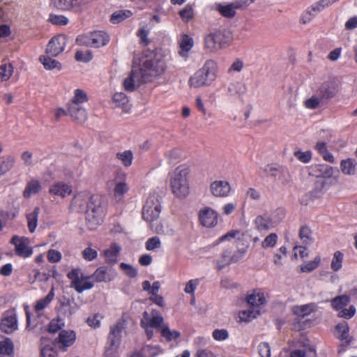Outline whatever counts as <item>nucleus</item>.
Returning <instances> with one entry per match:
<instances>
[{
	"mask_svg": "<svg viewBox=\"0 0 357 357\" xmlns=\"http://www.w3.org/2000/svg\"><path fill=\"white\" fill-rule=\"evenodd\" d=\"M50 22L55 25H66L68 23V19L62 15H50Z\"/></svg>",
	"mask_w": 357,
	"mask_h": 357,
	"instance_id": "obj_64",
	"label": "nucleus"
},
{
	"mask_svg": "<svg viewBox=\"0 0 357 357\" xmlns=\"http://www.w3.org/2000/svg\"><path fill=\"white\" fill-rule=\"evenodd\" d=\"M217 72L218 63L214 60L208 59L190 78L189 85L194 88L209 86L216 79Z\"/></svg>",
	"mask_w": 357,
	"mask_h": 357,
	"instance_id": "obj_5",
	"label": "nucleus"
},
{
	"mask_svg": "<svg viewBox=\"0 0 357 357\" xmlns=\"http://www.w3.org/2000/svg\"><path fill=\"white\" fill-rule=\"evenodd\" d=\"M240 9L236 2H232L227 4H218L216 6V10L225 17L232 18L235 16L236 10Z\"/></svg>",
	"mask_w": 357,
	"mask_h": 357,
	"instance_id": "obj_25",
	"label": "nucleus"
},
{
	"mask_svg": "<svg viewBox=\"0 0 357 357\" xmlns=\"http://www.w3.org/2000/svg\"><path fill=\"white\" fill-rule=\"evenodd\" d=\"M232 41V33L227 29H214L203 36V48L206 52L215 53L227 47Z\"/></svg>",
	"mask_w": 357,
	"mask_h": 357,
	"instance_id": "obj_3",
	"label": "nucleus"
},
{
	"mask_svg": "<svg viewBox=\"0 0 357 357\" xmlns=\"http://www.w3.org/2000/svg\"><path fill=\"white\" fill-rule=\"evenodd\" d=\"M72 210L85 212L87 227L95 229L102 222L104 210L100 196L89 192H80L74 195L70 202Z\"/></svg>",
	"mask_w": 357,
	"mask_h": 357,
	"instance_id": "obj_1",
	"label": "nucleus"
},
{
	"mask_svg": "<svg viewBox=\"0 0 357 357\" xmlns=\"http://www.w3.org/2000/svg\"><path fill=\"white\" fill-rule=\"evenodd\" d=\"M317 92L323 99H330L337 93V84L332 81L324 82Z\"/></svg>",
	"mask_w": 357,
	"mask_h": 357,
	"instance_id": "obj_20",
	"label": "nucleus"
},
{
	"mask_svg": "<svg viewBox=\"0 0 357 357\" xmlns=\"http://www.w3.org/2000/svg\"><path fill=\"white\" fill-rule=\"evenodd\" d=\"M316 169L318 172L317 176L329 178L333 176L334 169L327 165H318Z\"/></svg>",
	"mask_w": 357,
	"mask_h": 357,
	"instance_id": "obj_48",
	"label": "nucleus"
},
{
	"mask_svg": "<svg viewBox=\"0 0 357 357\" xmlns=\"http://www.w3.org/2000/svg\"><path fill=\"white\" fill-rule=\"evenodd\" d=\"M87 100L88 97L86 93L83 90L77 89L75 90L74 96L69 101L68 105H82V104L87 102Z\"/></svg>",
	"mask_w": 357,
	"mask_h": 357,
	"instance_id": "obj_42",
	"label": "nucleus"
},
{
	"mask_svg": "<svg viewBox=\"0 0 357 357\" xmlns=\"http://www.w3.org/2000/svg\"><path fill=\"white\" fill-rule=\"evenodd\" d=\"M284 216V212L282 210L275 211L271 218H265L259 215L254 220L255 227L259 231L268 230L278 225Z\"/></svg>",
	"mask_w": 357,
	"mask_h": 357,
	"instance_id": "obj_13",
	"label": "nucleus"
},
{
	"mask_svg": "<svg viewBox=\"0 0 357 357\" xmlns=\"http://www.w3.org/2000/svg\"><path fill=\"white\" fill-rule=\"evenodd\" d=\"M132 15V13L128 10H119L112 13L110 17V22L112 24H119L126 19L130 18Z\"/></svg>",
	"mask_w": 357,
	"mask_h": 357,
	"instance_id": "obj_40",
	"label": "nucleus"
},
{
	"mask_svg": "<svg viewBox=\"0 0 357 357\" xmlns=\"http://www.w3.org/2000/svg\"><path fill=\"white\" fill-rule=\"evenodd\" d=\"M76 339L75 333L73 331H62L57 339V343L59 347L65 351L66 349L71 346Z\"/></svg>",
	"mask_w": 357,
	"mask_h": 357,
	"instance_id": "obj_22",
	"label": "nucleus"
},
{
	"mask_svg": "<svg viewBox=\"0 0 357 357\" xmlns=\"http://www.w3.org/2000/svg\"><path fill=\"white\" fill-rule=\"evenodd\" d=\"M113 101L116 107L122 108L124 112H128L130 111V105H129V100L125 93L122 92L114 93L113 96Z\"/></svg>",
	"mask_w": 357,
	"mask_h": 357,
	"instance_id": "obj_33",
	"label": "nucleus"
},
{
	"mask_svg": "<svg viewBox=\"0 0 357 357\" xmlns=\"http://www.w3.org/2000/svg\"><path fill=\"white\" fill-rule=\"evenodd\" d=\"M54 297V288L52 287L49 294L43 298L36 301L34 309L39 312L46 308L52 301Z\"/></svg>",
	"mask_w": 357,
	"mask_h": 357,
	"instance_id": "obj_39",
	"label": "nucleus"
},
{
	"mask_svg": "<svg viewBox=\"0 0 357 357\" xmlns=\"http://www.w3.org/2000/svg\"><path fill=\"white\" fill-rule=\"evenodd\" d=\"M41 357H57L56 351L54 349V343L47 339H41Z\"/></svg>",
	"mask_w": 357,
	"mask_h": 357,
	"instance_id": "obj_31",
	"label": "nucleus"
},
{
	"mask_svg": "<svg viewBox=\"0 0 357 357\" xmlns=\"http://www.w3.org/2000/svg\"><path fill=\"white\" fill-rule=\"evenodd\" d=\"M188 169L181 165L169 173V185L172 192L178 198L186 197L190 192Z\"/></svg>",
	"mask_w": 357,
	"mask_h": 357,
	"instance_id": "obj_4",
	"label": "nucleus"
},
{
	"mask_svg": "<svg viewBox=\"0 0 357 357\" xmlns=\"http://www.w3.org/2000/svg\"><path fill=\"white\" fill-rule=\"evenodd\" d=\"M39 61L43 64V67L47 70H60L62 68V66L60 62L47 55L40 56L39 58Z\"/></svg>",
	"mask_w": 357,
	"mask_h": 357,
	"instance_id": "obj_34",
	"label": "nucleus"
},
{
	"mask_svg": "<svg viewBox=\"0 0 357 357\" xmlns=\"http://www.w3.org/2000/svg\"><path fill=\"white\" fill-rule=\"evenodd\" d=\"M344 255L340 251H335L333 254L331 264V268L334 272H337L342 267Z\"/></svg>",
	"mask_w": 357,
	"mask_h": 357,
	"instance_id": "obj_47",
	"label": "nucleus"
},
{
	"mask_svg": "<svg viewBox=\"0 0 357 357\" xmlns=\"http://www.w3.org/2000/svg\"><path fill=\"white\" fill-rule=\"evenodd\" d=\"M73 193V186L62 181H55L48 188V194L54 200L64 199Z\"/></svg>",
	"mask_w": 357,
	"mask_h": 357,
	"instance_id": "obj_10",
	"label": "nucleus"
},
{
	"mask_svg": "<svg viewBox=\"0 0 357 357\" xmlns=\"http://www.w3.org/2000/svg\"><path fill=\"white\" fill-rule=\"evenodd\" d=\"M134 62L140 68L146 82H151L162 76L167 69L165 57L159 54H142L134 58Z\"/></svg>",
	"mask_w": 357,
	"mask_h": 357,
	"instance_id": "obj_2",
	"label": "nucleus"
},
{
	"mask_svg": "<svg viewBox=\"0 0 357 357\" xmlns=\"http://www.w3.org/2000/svg\"><path fill=\"white\" fill-rule=\"evenodd\" d=\"M92 277L98 282H109L114 278L115 274L112 271V269H109L105 266H102L98 268L94 272Z\"/></svg>",
	"mask_w": 357,
	"mask_h": 357,
	"instance_id": "obj_24",
	"label": "nucleus"
},
{
	"mask_svg": "<svg viewBox=\"0 0 357 357\" xmlns=\"http://www.w3.org/2000/svg\"><path fill=\"white\" fill-rule=\"evenodd\" d=\"M67 277L70 280V287L78 293L91 289L93 287V284L89 281V277L84 276L80 268L73 269L68 272Z\"/></svg>",
	"mask_w": 357,
	"mask_h": 357,
	"instance_id": "obj_9",
	"label": "nucleus"
},
{
	"mask_svg": "<svg viewBox=\"0 0 357 357\" xmlns=\"http://www.w3.org/2000/svg\"><path fill=\"white\" fill-rule=\"evenodd\" d=\"M149 31L145 27L142 26L137 32V36L139 38V43L144 45L149 44L150 41L148 38Z\"/></svg>",
	"mask_w": 357,
	"mask_h": 357,
	"instance_id": "obj_62",
	"label": "nucleus"
},
{
	"mask_svg": "<svg viewBox=\"0 0 357 357\" xmlns=\"http://www.w3.org/2000/svg\"><path fill=\"white\" fill-rule=\"evenodd\" d=\"M236 260L234 259L231 256V250H225L222 255V259L218 262L219 268H223L225 266L229 264L232 261H236Z\"/></svg>",
	"mask_w": 357,
	"mask_h": 357,
	"instance_id": "obj_61",
	"label": "nucleus"
},
{
	"mask_svg": "<svg viewBox=\"0 0 357 357\" xmlns=\"http://www.w3.org/2000/svg\"><path fill=\"white\" fill-rule=\"evenodd\" d=\"M322 99L323 98L320 97L317 92L315 95L305 101V106L307 109H316L320 106Z\"/></svg>",
	"mask_w": 357,
	"mask_h": 357,
	"instance_id": "obj_55",
	"label": "nucleus"
},
{
	"mask_svg": "<svg viewBox=\"0 0 357 357\" xmlns=\"http://www.w3.org/2000/svg\"><path fill=\"white\" fill-rule=\"evenodd\" d=\"M68 113L74 121L79 123L85 122L87 119V113L82 105H68Z\"/></svg>",
	"mask_w": 357,
	"mask_h": 357,
	"instance_id": "obj_21",
	"label": "nucleus"
},
{
	"mask_svg": "<svg viewBox=\"0 0 357 357\" xmlns=\"http://www.w3.org/2000/svg\"><path fill=\"white\" fill-rule=\"evenodd\" d=\"M67 43V38L63 35H59L52 38L49 42L46 53L56 56L61 54L65 49Z\"/></svg>",
	"mask_w": 357,
	"mask_h": 357,
	"instance_id": "obj_16",
	"label": "nucleus"
},
{
	"mask_svg": "<svg viewBox=\"0 0 357 357\" xmlns=\"http://www.w3.org/2000/svg\"><path fill=\"white\" fill-rule=\"evenodd\" d=\"M357 162L354 159L347 158L340 162L342 172L346 175H354L356 172Z\"/></svg>",
	"mask_w": 357,
	"mask_h": 357,
	"instance_id": "obj_35",
	"label": "nucleus"
},
{
	"mask_svg": "<svg viewBox=\"0 0 357 357\" xmlns=\"http://www.w3.org/2000/svg\"><path fill=\"white\" fill-rule=\"evenodd\" d=\"M349 334V327L345 321L340 323L335 327V335L340 340H346Z\"/></svg>",
	"mask_w": 357,
	"mask_h": 357,
	"instance_id": "obj_50",
	"label": "nucleus"
},
{
	"mask_svg": "<svg viewBox=\"0 0 357 357\" xmlns=\"http://www.w3.org/2000/svg\"><path fill=\"white\" fill-rule=\"evenodd\" d=\"M259 314V310L251 307L250 309L243 310L239 312V319L242 321L248 322Z\"/></svg>",
	"mask_w": 357,
	"mask_h": 357,
	"instance_id": "obj_44",
	"label": "nucleus"
},
{
	"mask_svg": "<svg viewBox=\"0 0 357 357\" xmlns=\"http://www.w3.org/2000/svg\"><path fill=\"white\" fill-rule=\"evenodd\" d=\"M316 349L314 346L307 344L303 349H295L291 352L290 357H316Z\"/></svg>",
	"mask_w": 357,
	"mask_h": 357,
	"instance_id": "obj_38",
	"label": "nucleus"
},
{
	"mask_svg": "<svg viewBox=\"0 0 357 357\" xmlns=\"http://www.w3.org/2000/svg\"><path fill=\"white\" fill-rule=\"evenodd\" d=\"M123 329L124 324L121 321L117 322L110 327L104 354L105 357H116L117 356Z\"/></svg>",
	"mask_w": 357,
	"mask_h": 357,
	"instance_id": "obj_6",
	"label": "nucleus"
},
{
	"mask_svg": "<svg viewBox=\"0 0 357 357\" xmlns=\"http://www.w3.org/2000/svg\"><path fill=\"white\" fill-rule=\"evenodd\" d=\"M144 82H147L140 72V68L133 61L130 74L124 79L123 83L124 89L127 91H134Z\"/></svg>",
	"mask_w": 357,
	"mask_h": 357,
	"instance_id": "obj_11",
	"label": "nucleus"
},
{
	"mask_svg": "<svg viewBox=\"0 0 357 357\" xmlns=\"http://www.w3.org/2000/svg\"><path fill=\"white\" fill-rule=\"evenodd\" d=\"M317 310V306L314 303H309L303 305H296L291 309L294 315L298 318H304L305 317L310 314L312 312Z\"/></svg>",
	"mask_w": 357,
	"mask_h": 357,
	"instance_id": "obj_27",
	"label": "nucleus"
},
{
	"mask_svg": "<svg viewBox=\"0 0 357 357\" xmlns=\"http://www.w3.org/2000/svg\"><path fill=\"white\" fill-rule=\"evenodd\" d=\"M231 191L230 183L225 180H216L210 185V192L215 197H227Z\"/></svg>",
	"mask_w": 357,
	"mask_h": 357,
	"instance_id": "obj_15",
	"label": "nucleus"
},
{
	"mask_svg": "<svg viewBox=\"0 0 357 357\" xmlns=\"http://www.w3.org/2000/svg\"><path fill=\"white\" fill-rule=\"evenodd\" d=\"M121 248L116 243H112L110 248L104 251L105 260L110 263H114L116 261Z\"/></svg>",
	"mask_w": 357,
	"mask_h": 357,
	"instance_id": "obj_41",
	"label": "nucleus"
},
{
	"mask_svg": "<svg viewBox=\"0 0 357 357\" xmlns=\"http://www.w3.org/2000/svg\"><path fill=\"white\" fill-rule=\"evenodd\" d=\"M199 220L204 227H213L218 223V214L211 208L205 207L199 211Z\"/></svg>",
	"mask_w": 357,
	"mask_h": 357,
	"instance_id": "obj_17",
	"label": "nucleus"
},
{
	"mask_svg": "<svg viewBox=\"0 0 357 357\" xmlns=\"http://www.w3.org/2000/svg\"><path fill=\"white\" fill-rule=\"evenodd\" d=\"M14 354V345L10 339L0 337V356L13 357Z\"/></svg>",
	"mask_w": 357,
	"mask_h": 357,
	"instance_id": "obj_28",
	"label": "nucleus"
},
{
	"mask_svg": "<svg viewBox=\"0 0 357 357\" xmlns=\"http://www.w3.org/2000/svg\"><path fill=\"white\" fill-rule=\"evenodd\" d=\"M161 335L168 341L177 339L180 336V333L176 331H171L168 326L163 325L161 328Z\"/></svg>",
	"mask_w": 357,
	"mask_h": 357,
	"instance_id": "obj_53",
	"label": "nucleus"
},
{
	"mask_svg": "<svg viewBox=\"0 0 357 357\" xmlns=\"http://www.w3.org/2000/svg\"><path fill=\"white\" fill-rule=\"evenodd\" d=\"M178 43L181 48L179 54L182 56L186 57L188 52L192 48L194 45L192 38L187 34H183L181 36Z\"/></svg>",
	"mask_w": 357,
	"mask_h": 357,
	"instance_id": "obj_30",
	"label": "nucleus"
},
{
	"mask_svg": "<svg viewBox=\"0 0 357 357\" xmlns=\"http://www.w3.org/2000/svg\"><path fill=\"white\" fill-rule=\"evenodd\" d=\"M179 15L185 22H188L191 20L194 17V12L192 6L189 5L185 6L183 9L179 11Z\"/></svg>",
	"mask_w": 357,
	"mask_h": 357,
	"instance_id": "obj_58",
	"label": "nucleus"
},
{
	"mask_svg": "<svg viewBox=\"0 0 357 357\" xmlns=\"http://www.w3.org/2000/svg\"><path fill=\"white\" fill-rule=\"evenodd\" d=\"M319 13V12L312 3L302 13L300 17V22L303 24H309Z\"/></svg>",
	"mask_w": 357,
	"mask_h": 357,
	"instance_id": "obj_36",
	"label": "nucleus"
},
{
	"mask_svg": "<svg viewBox=\"0 0 357 357\" xmlns=\"http://www.w3.org/2000/svg\"><path fill=\"white\" fill-rule=\"evenodd\" d=\"M90 0H50L51 5L61 11L79 12Z\"/></svg>",
	"mask_w": 357,
	"mask_h": 357,
	"instance_id": "obj_12",
	"label": "nucleus"
},
{
	"mask_svg": "<svg viewBox=\"0 0 357 357\" xmlns=\"http://www.w3.org/2000/svg\"><path fill=\"white\" fill-rule=\"evenodd\" d=\"M41 189L42 185L40 181L36 178H31L27 182L23 192V195L25 198H29L32 195L38 193Z\"/></svg>",
	"mask_w": 357,
	"mask_h": 357,
	"instance_id": "obj_29",
	"label": "nucleus"
},
{
	"mask_svg": "<svg viewBox=\"0 0 357 357\" xmlns=\"http://www.w3.org/2000/svg\"><path fill=\"white\" fill-rule=\"evenodd\" d=\"M294 156L301 162L303 163L309 162L312 159V151H306L305 152L301 151H296L294 152Z\"/></svg>",
	"mask_w": 357,
	"mask_h": 357,
	"instance_id": "obj_63",
	"label": "nucleus"
},
{
	"mask_svg": "<svg viewBox=\"0 0 357 357\" xmlns=\"http://www.w3.org/2000/svg\"><path fill=\"white\" fill-rule=\"evenodd\" d=\"M321 257L317 256L312 261H307L301 266V271L303 273L311 272L315 270L320 265Z\"/></svg>",
	"mask_w": 357,
	"mask_h": 357,
	"instance_id": "obj_51",
	"label": "nucleus"
},
{
	"mask_svg": "<svg viewBox=\"0 0 357 357\" xmlns=\"http://www.w3.org/2000/svg\"><path fill=\"white\" fill-rule=\"evenodd\" d=\"M181 155V151L178 148L171 149L165 153V158L169 163H172L178 160Z\"/></svg>",
	"mask_w": 357,
	"mask_h": 357,
	"instance_id": "obj_56",
	"label": "nucleus"
},
{
	"mask_svg": "<svg viewBox=\"0 0 357 357\" xmlns=\"http://www.w3.org/2000/svg\"><path fill=\"white\" fill-rule=\"evenodd\" d=\"M13 72L11 64H3L0 66V79L1 81L9 79Z\"/></svg>",
	"mask_w": 357,
	"mask_h": 357,
	"instance_id": "obj_57",
	"label": "nucleus"
},
{
	"mask_svg": "<svg viewBox=\"0 0 357 357\" xmlns=\"http://www.w3.org/2000/svg\"><path fill=\"white\" fill-rule=\"evenodd\" d=\"M76 41L79 45L98 48L106 45L109 43V36L104 31H96L89 34L77 37Z\"/></svg>",
	"mask_w": 357,
	"mask_h": 357,
	"instance_id": "obj_7",
	"label": "nucleus"
},
{
	"mask_svg": "<svg viewBox=\"0 0 357 357\" xmlns=\"http://www.w3.org/2000/svg\"><path fill=\"white\" fill-rule=\"evenodd\" d=\"M299 236L303 243L308 245L312 243V232L309 227H302L300 229Z\"/></svg>",
	"mask_w": 357,
	"mask_h": 357,
	"instance_id": "obj_54",
	"label": "nucleus"
},
{
	"mask_svg": "<svg viewBox=\"0 0 357 357\" xmlns=\"http://www.w3.org/2000/svg\"><path fill=\"white\" fill-rule=\"evenodd\" d=\"M114 182L115 183L114 188V197L116 201L120 202L122 200L123 195L128 191L129 187L123 181H117L116 178Z\"/></svg>",
	"mask_w": 357,
	"mask_h": 357,
	"instance_id": "obj_32",
	"label": "nucleus"
},
{
	"mask_svg": "<svg viewBox=\"0 0 357 357\" xmlns=\"http://www.w3.org/2000/svg\"><path fill=\"white\" fill-rule=\"evenodd\" d=\"M65 322L63 319L57 317L51 321L49 325V331L55 333L64 326Z\"/></svg>",
	"mask_w": 357,
	"mask_h": 357,
	"instance_id": "obj_60",
	"label": "nucleus"
},
{
	"mask_svg": "<svg viewBox=\"0 0 357 357\" xmlns=\"http://www.w3.org/2000/svg\"><path fill=\"white\" fill-rule=\"evenodd\" d=\"M161 211L159 196L156 194L151 195L146 201L142 210V217L146 222H151L160 216Z\"/></svg>",
	"mask_w": 357,
	"mask_h": 357,
	"instance_id": "obj_8",
	"label": "nucleus"
},
{
	"mask_svg": "<svg viewBox=\"0 0 357 357\" xmlns=\"http://www.w3.org/2000/svg\"><path fill=\"white\" fill-rule=\"evenodd\" d=\"M246 300L251 306L258 309L260 305L266 303V298L264 293L259 290H254L252 293L247 295Z\"/></svg>",
	"mask_w": 357,
	"mask_h": 357,
	"instance_id": "obj_26",
	"label": "nucleus"
},
{
	"mask_svg": "<svg viewBox=\"0 0 357 357\" xmlns=\"http://www.w3.org/2000/svg\"><path fill=\"white\" fill-rule=\"evenodd\" d=\"M264 172L273 177L280 178L279 174H282V177L287 181L289 178V173L287 168L278 165H268L264 167Z\"/></svg>",
	"mask_w": 357,
	"mask_h": 357,
	"instance_id": "obj_23",
	"label": "nucleus"
},
{
	"mask_svg": "<svg viewBox=\"0 0 357 357\" xmlns=\"http://www.w3.org/2000/svg\"><path fill=\"white\" fill-rule=\"evenodd\" d=\"M314 149L322 156L325 161L331 163L335 162L333 155L328 151L326 143L321 141L317 142Z\"/></svg>",
	"mask_w": 357,
	"mask_h": 357,
	"instance_id": "obj_37",
	"label": "nucleus"
},
{
	"mask_svg": "<svg viewBox=\"0 0 357 357\" xmlns=\"http://www.w3.org/2000/svg\"><path fill=\"white\" fill-rule=\"evenodd\" d=\"M15 245V253L23 258H27L33 254V250L30 246V241L24 236H14L10 241Z\"/></svg>",
	"mask_w": 357,
	"mask_h": 357,
	"instance_id": "obj_14",
	"label": "nucleus"
},
{
	"mask_svg": "<svg viewBox=\"0 0 357 357\" xmlns=\"http://www.w3.org/2000/svg\"><path fill=\"white\" fill-rule=\"evenodd\" d=\"M39 211V208L36 207L31 213L26 215L28 227L31 233H33L37 227Z\"/></svg>",
	"mask_w": 357,
	"mask_h": 357,
	"instance_id": "obj_46",
	"label": "nucleus"
},
{
	"mask_svg": "<svg viewBox=\"0 0 357 357\" xmlns=\"http://www.w3.org/2000/svg\"><path fill=\"white\" fill-rule=\"evenodd\" d=\"M145 247L147 250H155L161 247V241L158 236L151 237L146 241Z\"/></svg>",
	"mask_w": 357,
	"mask_h": 357,
	"instance_id": "obj_59",
	"label": "nucleus"
},
{
	"mask_svg": "<svg viewBox=\"0 0 357 357\" xmlns=\"http://www.w3.org/2000/svg\"><path fill=\"white\" fill-rule=\"evenodd\" d=\"M116 158L126 167H128L132 165L133 160V153L130 150H126L116 153Z\"/></svg>",
	"mask_w": 357,
	"mask_h": 357,
	"instance_id": "obj_43",
	"label": "nucleus"
},
{
	"mask_svg": "<svg viewBox=\"0 0 357 357\" xmlns=\"http://www.w3.org/2000/svg\"><path fill=\"white\" fill-rule=\"evenodd\" d=\"M278 237L275 233L268 234L261 242V248L264 249L273 248L277 243Z\"/></svg>",
	"mask_w": 357,
	"mask_h": 357,
	"instance_id": "obj_52",
	"label": "nucleus"
},
{
	"mask_svg": "<svg viewBox=\"0 0 357 357\" xmlns=\"http://www.w3.org/2000/svg\"><path fill=\"white\" fill-rule=\"evenodd\" d=\"M15 159L13 156L6 155L0 158V169L4 174L13 167Z\"/></svg>",
	"mask_w": 357,
	"mask_h": 357,
	"instance_id": "obj_49",
	"label": "nucleus"
},
{
	"mask_svg": "<svg viewBox=\"0 0 357 357\" xmlns=\"http://www.w3.org/2000/svg\"><path fill=\"white\" fill-rule=\"evenodd\" d=\"M1 330L6 333H12L17 328L15 314L13 312H7L1 322Z\"/></svg>",
	"mask_w": 357,
	"mask_h": 357,
	"instance_id": "obj_19",
	"label": "nucleus"
},
{
	"mask_svg": "<svg viewBox=\"0 0 357 357\" xmlns=\"http://www.w3.org/2000/svg\"><path fill=\"white\" fill-rule=\"evenodd\" d=\"M349 302V296L347 295H342L334 298L331 301V305L335 310H340L347 306Z\"/></svg>",
	"mask_w": 357,
	"mask_h": 357,
	"instance_id": "obj_45",
	"label": "nucleus"
},
{
	"mask_svg": "<svg viewBox=\"0 0 357 357\" xmlns=\"http://www.w3.org/2000/svg\"><path fill=\"white\" fill-rule=\"evenodd\" d=\"M162 322L163 317L158 312L153 311L151 316L147 312H144L140 324L142 326H149L152 328H162Z\"/></svg>",
	"mask_w": 357,
	"mask_h": 357,
	"instance_id": "obj_18",
	"label": "nucleus"
}]
</instances>
